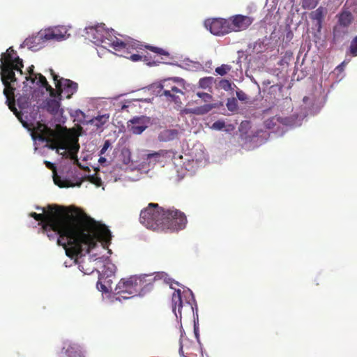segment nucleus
<instances>
[{
    "label": "nucleus",
    "mask_w": 357,
    "mask_h": 357,
    "mask_svg": "<svg viewBox=\"0 0 357 357\" xmlns=\"http://www.w3.org/2000/svg\"><path fill=\"white\" fill-rule=\"evenodd\" d=\"M165 222L166 225H175L177 228L172 229L170 228H165L162 231L174 232L183 229L187 224V218L185 214L176 209H167L165 211Z\"/></svg>",
    "instance_id": "13"
},
{
    "label": "nucleus",
    "mask_w": 357,
    "mask_h": 357,
    "mask_svg": "<svg viewBox=\"0 0 357 357\" xmlns=\"http://www.w3.org/2000/svg\"><path fill=\"white\" fill-rule=\"evenodd\" d=\"M237 98L241 101H246L248 100V96L241 90L236 91Z\"/></svg>",
    "instance_id": "40"
},
{
    "label": "nucleus",
    "mask_w": 357,
    "mask_h": 357,
    "mask_svg": "<svg viewBox=\"0 0 357 357\" xmlns=\"http://www.w3.org/2000/svg\"><path fill=\"white\" fill-rule=\"evenodd\" d=\"M216 107V104H206L199 107H195L196 115L206 114Z\"/></svg>",
    "instance_id": "26"
},
{
    "label": "nucleus",
    "mask_w": 357,
    "mask_h": 357,
    "mask_svg": "<svg viewBox=\"0 0 357 357\" xmlns=\"http://www.w3.org/2000/svg\"><path fill=\"white\" fill-rule=\"evenodd\" d=\"M69 258H70V261H66L64 262V266H65L66 267H70V266H72V264H74V263H73L74 259H71V258H70V257H69Z\"/></svg>",
    "instance_id": "47"
},
{
    "label": "nucleus",
    "mask_w": 357,
    "mask_h": 357,
    "mask_svg": "<svg viewBox=\"0 0 357 357\" xmlns=\"http://www.w3.org/2000/svg\"><path fill=\"white\" fill-rule=\"evenodd\" d=\"M38 147L36 146H35V151H38Z\"/></svg>",
    "instance_id": "56"
},
{
    "label": "nucleus",
    "mask_w": 357,
    "mask_h": 357,
    "mask_svg": "<svg viewBox=\"0 0 357 357\" xmlns=\"http://www.w3.org/2000/svg\"><path fill=\"white\" fill-rule=\"evenodd\" d=\"M326 13L327 10L326 8L319 6L310 13V18L313 21L314 25L318 31H320L321 29L322 22Z\"/></svg>",
    "instance_id": "20"
},
{
    "label": "nucleus",
    "mask_w": 357,
    "mask_h": 357,
    "mask_svg": "<svg viewBox=\"0 0 357 357\" xmlns=\"http://www.w3.org/2000/svg\"><path fill=\"white\" fill-rule=\"evenodd\" d=\"M98 162L100 165H102L107 162V160L104 157H100Z\"/></svg>",
    "instance_id": "50"
},
{
    "label": "nucleus",
    "mask_w": 357,
    "mask_h": 357,
    "mask_svg": "<svg viewBox=\"0 0 357 357\" xmlns=\"http://www.w3.org/2000/svg\"><path fill=\"white\" fill-rule=\"evenodd\" d=\"M166 155L167 151L165 150H160L145 155L140 169L144 172H148L155 164L162 163Z\"/></svg>",
    "instance_id": "18"
},
{
    "label": "nucleus",
    "mask_w": 357,
    "mask_h": 357,
    "mask_svg": "<svg viewBox=\"0 0 357 357\" xmlns=\"http://www.w3.org/2000/svg\"><path fill=\"white\" fill-rule=\"evenodd\" d=\"M206 156L204 152L200 149L198 155H196L189 162L192 164V167H199L204 166L206 162Z\"/></svg>",
    "instance_id": "23"
},
{
    "label": "nucleus",
    "mask_w": 357,
    "mask_h": 357,
    "mask_svg": "<svg viewBox=\"0 0 357 357\" xmlns=\"http://www.w3.org/2000/svg\"><path fill=\"white\" fill-rule=\"evenodd\" d=\"M214 78L212 77H206L201 78L199 81V87L203 89H211Z\"/></svg>",
    "instance_id": "27"
},
{
    "label": "nucleus",
    "mask_w": 357,
    "mask_h": 357,
    "mask_svg": "<svg viewBox=\"0 0 357 357\" xmlns=\"http://www.w3.org/2000/svg\"><path fill=\"white\" fill-rule=\"evenodd\" d=\"M172 82H181L183 85L184 84L183 79L174 77L162 80L154 85L153 88L158 96L164 97L167 101L174 102L180 107L182 104L181 96L184 94L183 91L175 85H172Z\"/></svg>",
    "instance_id": "8"
},
{
    "label": "nucleus",
    "mask_w": 357,
    "mask_h": 357,
    "mask_svg": "<svg viewBox=\"0 0 357 357\" xmlns=\"http://www.w3.org/2000/svg\"><path fill=\"white\" fill-rule=\"evenodd\" d=\"M54 182L60 188H68L73 187L75 185L71 181L63 178L61 176L59 175H55L54 176Z\"/></svg>",
    "instance_id": "24"
},
{
    "label": "nucleus",
    "mask_w": 357,
    "mask_h": 357,
    "mask_svg": "<svg viewBox=\"0 0 357 357\" xmlns=\"http://www.w3.org/2000/svg\"><path fill=\"white\" fill-rule=\"evenodd\" d=\"M109 118V114H104L102 115H98L94 118H93L90 121L92 124L96 126L98 128L101 127L103 126Z\"/></svg>",
    "instance_id": "25"
},
{
    "label": "nucleus",
    "mask_w": 357,
    "mask_h": 357,
    "mask_svg": "<svg viewBox=\"0 0 357 357\" xmlns=\"http://www.w3.org/2000/svg\"><path fill=\"white\" fill-rule=\"evenodd\" d=\"M38 142L43 144V146L51 150H56V152L65 158L73 159L79 151V144L70 139H68L57 135L52 138L40 135L38 137Z\"/></svg>",
    "instance_id": "6"
},
{
    "label": "nucleus",
    "mask_w": 357,
    "mask_h": 357,
    "mask_svg": "<svg viewBox=\"0 0 357 357\" xmlns=\"http://www.w3.org/2000/svg\"><path fill=\"white\" fill-rule=\"evenodd\" d=\"M344 6V10L338 16V22L340 26H347L350 24L352 20L351 10Z\"/></svg>",
    "instance_id": "22"
},
{
    "label": "nucleus",
    "mask_w": 357,
    "mask_h": 357,
    "mask_svg": "<svg viewBox=\"0 0 357 357\" xmlns=\"http://www.w3.org/2000/svg\"><path fill=\"white\" fill-rule=\"evenodd\" d=\"M165 211L158 207L157 204L151 203L149 206L142 210L139 221L144 227L154 231H160L165 228L176 229L178 227L175 225H167L165 222Z\"/></svg>",
    "instance_id": "7"
},
{
    "label": "nucleus",
    "mask_w": 357,
    "mask_h": 357,
    "mask_svg": "<svg viewBox=\"0 0 357 357\" xmlns=\"http://www.w3.org/2000/svg\"><path fill=\"white\" fill-rule=\"evenodd\" d=\"M319 3V0H303L302 7L304 9L311 10L314 8Z\"/></svg>",
    "instance_id": "31"
},
{
    "label": "nucleus",
    "mask_w": 357,
    "mask_h": 357,
    "mask_svg": "<svg viewBox=\"0 0 357 357\" xmlns=\"http://www.w3.org/2000/svg\"><path fill=\"white\" fill-rule=\"evenodd\" d=\"M150 119L146 116H135L128 122L129 130L135 135L142 134L149 126Z\"/></svg>",
    "instance_id": "19"
},
{
    "label": "nucleus",
    "mask_w": 357,
    "mask_h": 357,
    "mask_svg": "<svg viewBox=\"0 0 357 357\" xmlns=\"http://www.w3.org/2000/svg\"><path fill=\"white\" fill-rule=\"evenodd\" d=\"M301 125V119L294 116L283 117L276 115L264 121L265 127L275 133L276 136H282L289 128Z\"/></svg>",
    "instance_id": "11"
},
{
    "label": "nucleus",
    "mask_w": 357,
    "mask_h": 357,
    "mask_svg": "<svg viewBox=\"0 0 357 357\" xmlns=\"http://www.w3.org/2000/svg\"><path fill=\"white\" fill-rule=\"evenodd\" d=\"M69 37L70 34L68 33V29L64 26L48 27L26 38L21 45V47H26L31 51L36 52L44 47L50 42H61Z\"/></svg>",
    "instance_id": "5"
},
{
    "label": "nucleus",
    "mask_w": 357,
    "mask_h": 357,
    "mask_svg": "<svg viewBox=\"0 0 357 357\" xmlns=\"http://www.w3.org/2000/svg\"><path fill=\"white\" fill-rule=\"evenodd\" d=\"M254 82L257 85L258 88L260 89L259 85L257 84V82L256 81H254Z\"/></svg>",
    "instance_id": "53"
},
{
    "label": "nucleus",
    "mask_w": 357,
    "mask_h": 357,
    "mask_svg": "<svg viewBox=\"0 0 357 357\" xmlns=\"http://www.w3.org/2000/svg\"><path fill=\"white\" fill-rule=\"evenodd\" d=\"M61 353L66 357H86V351L83 346L70 340L63 341Z\"/></svg>",
    "instance_id": "17"
},
{
    "label": "nucleus",
    "mask_w": 357,
    "mask_h": 357,
    "mask_svg": "<svg viewBox=\"0 0 357 357\" xmlns=\"http://www.w3.org/2000/svg\"><path fill=\"white\" fill-rule=\"evenodd\" d=\"M219 86L225 91H229L231 89V83L227 79H222L219 82Z\"/></svg>",
    "instance_id": "38"
},
{
    "label": "nucleus",
    "mask_w": 357,
    "mask_h": 357,
    "mask_svg": "<svg viewBox=\"0 0 357 357\" xmlns=\"http://www.w3.org/2000/svg\"><path fill=\"white\" fill-rule=\"evenodd\" d=\"M326 93L325 90L322 88L321 85L319 86V89H316L314 93L303 98L304 108H301V110L304 109L305 111L301 112V114L299 115L294 114L292 116L301 118L302 121L307 115L319 112L326 102Z\"/></svg>",
    "instance_id": "10"
},
{
    "label": "nucleus",
    "mask_w": 357,
    "mask_h": 357,
    "mask_svg": "<svg viewBox=\"0 0 357 357\" xmlns=\"http://www.w3.org/2000/svg\"><path fill=\"white\" fill-rule=\"evenodd\" d=\"M41 213H31L30 216L38 221L39 231L47 235L50 241H56L63 246L66 255L74 259L81 272L89 275L94 271L99 273L97 289L104 298H110L112 278L116 268L109 256L102 252L107 250L112 240V234L104 225L92 221L85 222L73 217V212L58 205H48L47 209L36 206Z\"/></svg>",
    "instance_id": "1"
},
{
    "label": "nucleus",
    "mask_w": 357,
    "mask_h": 357,
    "mask_svg": "<svg viewBox=\"0 0 357 357\" xmlns=\"http://www.w3.org/2000/svg\"><path fill=\"white\" fill-rule=\"evenodd\" d=\"M24 68L23 61L13 47H9L0 56V75L4 86L3 93L9 109L13 112L23 126L31 130L32 121L25 114L33 102H38L45 94L52 98L46 101L45 107L52 114L60 109L61 95L52 88L46 78L40 73L34 72V66Z\"/></svg>",
    "instance_id": "2"
},
{
    "label": "nucleus",
    "mask_w": 357,
    "mask_h": 357,
    "mask_svg": "<svg viewBox=\"0 0 357 357\" xmlns=\"http://www.w3.org/2000/svg\"><path fill=\"white\" fill-rule=\"evenodd\" d=\"M225 128V122L223 120H218L215 121L211 128L215 130H222Z\"/></svg>",
    "instance_id": "34"
},
{
    "label": "nucleus",
    "mask_w": 357,
    "mask_h": 357,
    "mask_svg": "<svg viewBox=\"0 0 357 357\" xmlns=\"http://www.w3.org/2000/svg\"><path fill=\"white\" fill-rule=\"evenodd\" d=\"M45 163L46 164V166L50 169H51L53 166V164L51 163L50 162L45 161Z\"/></svg>",
    "instance_id": "51"
},
{
    "label": "nucleus",
    "mask_w": 357,
    "mask_h": 357,
    "mask_svg": "<svg viewBox=\"0 0 357 357\" xmlns=\"http://www.w3.org/2000/svg\"><path fill=\"white\" fill-rule=\"evenodd\" d=\"M342 38L341 31L339 26H335L333 29V40L335 42L339 41Z\"/></svg>",
    "instance_id": "37"
},
{
    "label": "nucleus",
    "mask_w": 357,
    "mask_h": 357,
    "mask_svg": "<svg viewBox=\"0 0 357 357\" xmlns=\"http://www.w3.org/2000/svg\"><path fill=\"white\" fill-rule=\"evenodd\" d=\"M206 28L216 36H224L229 33V26L227 19H213L205 21Z\"/></svg>",
    "instance_id": "16"
},
{
    "label": "nucleus",
    "mask_w": 357,
    "mask_h": 357,
    "mask_svg": "<svg viewBox=\"0 0 357 357\" xmlns=\"http://www.w3.org/2000/svg\"><path fill=\"white\" fill-rule=\"evenodd\" d=\"M292 57V54L291 53H286L285 54V56L284 57V59L282 60V61H287V60H290Z\"/></svg>",
    "instance_id": "49"
},
{
    "label": "nucleus",
    "mask_w": 357,
    "mask_h": 357,
    "mask_svg": "<svg viewBox=\"0 0 357 357\" xmlns=\"http://www.w3.org/2000/svg\"><path fill=\"white\" fill-rule=\"evenodd\" d=\"M122 96L123 95H120L117 97L112 98L113 104L116 107V110H117L118 112H122V111L126 109L128 107V103L130 102L128 100H124L123 102H121L119 103L116 102L117 101L118 98Z\"/></svg>",
    "instance_id": "28"
},
{
    "label": "nucleus",
    "mask_w": 357,
    "mask_h": 357,
    "mask_svg": "<svg viewBox=\"0 0 357 357\" xmlns=\"http://www.w3.org/2000/svg\"><path fill=\"white\" fill-rule=\"evenodd\" d=\"M129 58L132 61L136 62V61L142 60V56L139 55L138 54H132L130 55V56Z\"/></svg>",
    "instance_id": "43"
},
{
    "label": "nucleus",
    "mask_w": 357,
    "mask_h": 357,
    "mask_svg": "<svg viewBox=\"0 0 357 357\" xmlns=\"http://www.w3.org/2000/svg\"><path fill=\"white\" fill-rule=\"evenodd\" d=\"M179 133V130L175 128L165 129L159 133L158 139L160 142L172 141L178 138Z\"/></svg>",
    "instance_id": "21"
},
{
    "label": "nucleus",
    "mask_w": 357,
    "mask_h": 357,
    "mask_svg": "<svg viewBox=\"0 0 357 357\" xmlns=\"http://www.w3.org/2000/svg\"><path fill=\"white\" fill-rule=\"evenodd\" d=\"M348 62L349 61H347L345 60L343 61L340 65H338L335 68V70L333 71V73L337 75V77L339 79V80H341L344 77V67L348 63Z\"/></svg>",
    "instance_id": "30"
},
{
    "label": "nucleus",
    "mask_w": 357,
    "mask_h": 357,
    "mask_svg": "<svg viewBox=\"0 0 357 357\" xmlns=\"http://www.w3.org/2000/svg\"><path fill=\"white\" fill-rule=\"evenodd\" d=\"M271 83L272 82L269 79L264 80L263 82H262V86H263L264 90H265V89L266 87H268L269 85H271Z\"/></svg>",
    "instance_id": "46"
},
{
    "label": "nucleus",
    "mask_w": 357,
    "mask_h": 357,
    "mask_svg": "<svg viewBox=\"0 0 357 357\" xmlns=\"http://www.w3.org/2000/svg\"><path fill=\"white\" fill-rule=\"evenodd\" d=\"M231 69V66L227 64H222L215 68V73L218 75L223 76L226 75Z\"/></svg>",
    "instance_id": "32"
},
{
    "label": "nucleus",
    "mask_w": 357,
    "mask_h": 357,
    "mask_svg": "<svg viewBox=\"0 0 357 357\" xmlns=\"http://www.w3.org/2000/svg\"><path fill=\"white\" fill-rule=\"evenodd\" d=\"M227 107L231 112H235L238 109V102L235 98H229L227 102Z\"/></svg>",
    "instance_id": "33"
},
{
    "label": "nucleus",
    "mask_w": 357,
    "mask_h": 357,
    "mask_svg": "<svg viewBox=\"0 0 357 357\" xmlns=\"http://www.w3.org/2000/svg\"><path fill=\"white\" fill-rule=\"evenodd\" d=\"M344 6L357 13V0H347Z\"/></svg>",
    "instance_id": "35"
},
{
    "label": "nucleus",
    "mask_w": 357,
    "mask_h": 357,
    "mask_svg": "<svg viewBox=\"0 0 357 357\" xmlns=\"http://www.w3.org/2000/svg\"><path fill=\"white\" fill-rule=\"evenodd\" d=\"M110 146L111 143L109 140L105 141L104 144L102 149H100V153L101 155L104 154Z\"/></svg>",
    "instance_id": "41"
},
{
    "label": "nucleus",
    "mask_w": 357,
    "mask_h": 357,
    "mask_svg": "<svg viewBox=\"0 0 357 357\" xmlns=\"http://www.w3.org/2000/svg\"><path fill=\"white\" fill-rule=\"evenodd\" d=\"M194 333H195V335L197 341L199 342V328L197 326L196 323H195V326H194Z\"/></svg>",
    "instance_id": "44"
},
{
    "label": "nucleus",
    "mask_w": 357,
    "mask_h": 357,
    "mask_svg": "<svg viewBox=\"0 0 357 357\" xmlns=\"http://www.w3.org/2000/svg\"><path fill=\"white\" fill-rule=\"evenodd\" d=\"M97 52H98V55L100 56V50H98Z\"/></svg>",
    "instance_id": "55"
},
{
    "label": "nucleus",
    "mask_w": 357,
    "mask_h": 357,
    "mask_svg": "<svg viewBox=\"0 0 357 357\" xmlns=\"http://www.w3.org/2000/svg\"><path fill=\"white\" fill-rule=\"evenodd\" d=\"M181 114H195L196 115L195 107V108H184L181 110Z\"/></svg>",
    "instance_id": "42"
},
{
    "label": "nucleus",
    "mask_w": 357,
    "mask_h": 357,
    "mask_svg": "<svg viewBox=\"0 0 357 357\" xmlns=\"http://www.w3.org/2000/svg\"><path fill=\"white\" fill-rule=\"evenodd\" d=\"M128 155H130V153H129L128 152ZM129 161H130V155H128V158H127V159H126V158H125V159L123 160V162H124V164H128V163L129 162Z\"/></svg>",
    "instance_id": "52"
},
{
    "label": "nucleus",
    "mask_w": 357,
    "mask_h": 357,
    "mask_svg": "<svg viewBox=\"0 0 357 357\" xmlns=\"http://www.w3.org/2000/svg\"><path fill=\"white\" fill-rule=\"evenodd\" d=\"M146 47L150 49L152 52L157 53L158 54H160V55H167V52L161 48L156 47H151V46H146Z\"/></svg>",
    "instance_id": "39"
},
{
    "label": "nucleus",
    "mask_w": 357,
    "mask_h": 357,
    "mask_svg": "<svg viewBox=\"0 0 357 357\" xmlns=\"http://www.w3.org/2000/svg\"><path fill=\"white\" fill-rule=\"evenodd\" d=\"M33 139H34V141H35V145H36V144H37V142H36V139H35V137H34L33 136Z\"/></svg>",
    "instance_id": "54"
},
{
    "label": "nucleus",
    "mask_w": 357,
    "mask_h": 357,
    "mask_svg": "<svg viewBox=\"0 0 357 357\" xmlns=\"http://www.w3.org/2000/svg\"><path fill=\"white\" fill-rule=\"evenodd\" d=\"M162 279L169 284L171 289H174V284L179 285V283L168 278V275L164 272L157 273L153 280ZM152 275H132L128 278H122L116 284L114 291L109 290L112 296L110 298L102 299L108 303L127 300L136 296H143L147 291L151 289Z\"/></svg>",
    "instance_id": "3"
},
{
    "label": "nucleus",
    "mask_w": 357,
    "mask_h": 357,
    "mask_svg": "<svg viewBox=\"0 0 357 357\" xmlns=\"http://www.w3.org/2000/svg\"><path fill=\"white\" fill-rule=\"evenodd\" d=\"M73 116H76V117H79V116H81L82 117L84 118L85 116V114L80 109H77L75 111V114H73Z\"/></svg>",
    "instance_id": "45"
},
{
    "label": "nucleus",
    "mask_w": 357,
    "mask_h": 357,
    "mask_svg": "<svg viewBox=\"0 0 357 357\" xmlns=\"http://www.w3.org/2000/svg\"><path fill=\"white\" fill-rule=\"evenodd\" d=\"M85 32L86 38L94 45L99 46L102 51L112 52L111 48L120 56L128 58L132 50L141 46L138 41L130 38H126L123 40L118 38L114 34V31L106 29L104 24L89 26L85 28Z\"/></svg>",
    "instance_id": "4"
},
{
    "label": "nucleus",
    "mask_w": 357,
    "mask_h": 357,
    "mask_svg": "<svg viewBox=\"0 0 357 357\" xmlns=\"http://www.w3.org/2000/svg\"><path fill=\"white\" fill-rule=\"evenodd\" d=\"M51 71L55 83V86L59 91V93L57 92V94H60L61 97L63 96H66L67 98H70L71 96L77 91V84L70 79L63 78L59 79V76L54 74L52 70Z\"/></svg>",
    "instance_id": "14"
},
{
    "label": "nucleus",
    "mask_w": 357,
    "mask_h": 357,
    "mask_svg": "<svg viewBox=\"0 0 357 357\" xmlns=\"http://www.w3.org/2000/svg\"><path fill=\"white\" fill-rule=\"evenodd\" d=\"M227 20L230 33L247 29L253 23L255 19L250 16L235 15L230 17Z\"/></svg>",
    "instance_id": "15"
},
{
    "label": "nucleus",
    "mask_w": 357,
    "mask_h": 357,
    "mask_svg": "<svg viewBox=\"0 0 357 357\" xmlns=\"http://www.w3.org/2000/svg\"><path fill=\"white\" fill-rule=\"evenodd\" d=\"M104 175V178L107 181L116 182L121 180L123 176V170L120 165H109L107 167H102L96 170V174L89 176L88 180L96 185L100 187L102 185L101 175Z\"/></svg>",
    "instance_id": "12"
},
{
    "label": "nucleus",
    "mask_w": 357,
    "mask_h": 357,
    "mask_svg": "<svg viewBox=\"0 0 357 357\" xmlns=\"http://www.w3.org/2000/svg\"><path fill=\"white\" fill-rule=\"evenodd\" d=\"M183 289V291L180 289H175L172 297V311L179 321H181V309L184 303L191 306L194 317L198 316L197 305L192 291L188 288Z\"/></svg>",
    "instance_id": "9"
},
{
    "label": "nucleus",
    "mask_w": 357,
    "mask_h": 357,
    "mask_svg": "<svg viewBox=\"0 0 357 357\" xmlns=\"http://www.w3.org/2000/svg\"><path fill=\"white\" fill-rule=\"evenodd\" d=\"M347 54L354 57L357 56V35L351 40L350 45L347 51Z\"/></svg>",
    "instance_id": "29"
},
{
    "label": "nucleus",
    "mask_w": 357,
    "mask_h": 357,
    "mask_svg": "<svg viewBox=\"0 0 357 357\" xmlns=\"http://www.w3.org/2000/svg\"><path fill=\"white\" fill-rule=\"evenodd\" d=\"M270 89L272 90V91H274L275 89H278V90H280L281 89V86L278 84H272L270 86Z\"/></svg>",
    "instance_id": "48"
},
{
    "label": "nucleus",
    "mask_w": 357,
    "mask_h": 357,
    "mask_svg": "<svg viewBox=\"0 0 357 357\" xmlns=\"http://www.w3.org/2000/svg\"><path fill=\"white\" fill-rule=\"evenodd\" d=\"M196 94H197V96L199 98L202 99V100L206 102L211 101L212 100V98H213V96L211 94L208 93L197 92Z\"/></svg>",
    "instance_id": "36"
},
{
    "label": "nucleus",
    "mask_w": 357,
    "mask_h": 357,
    "mask_svg": "<svg viewBox=\"0 0 357 357\" xmlns=\"http://www.w3.org/2000/svg\"><path fill=\"white\" fill-rule=\"evenodd\" d=\"M294 1H295V0H291V3H294Z\"/></svg>",
    "instance_id": "57"
}]
</instances>
